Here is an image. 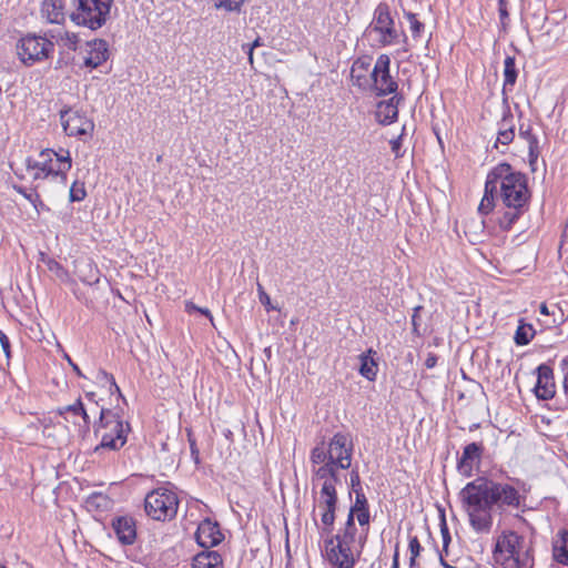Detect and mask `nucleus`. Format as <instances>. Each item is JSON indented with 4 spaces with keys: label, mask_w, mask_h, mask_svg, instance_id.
Segmentation results:
<instances>
[{
    "label": "nucleus",
    "mask_w": 568,
    "mask_h": 568,
    "mask_svg": "<svg viewBox=\"0 0 568 568\" xmlns=\"http://www.w3.org/2000/svg\"><path fill=\"white\" fill-rule=\"evenodd\" d=\"M539 311H540V313H541V314H544V315L554 314V311H552V312H550V311H549V308H548V306H547L545 303H542V304L540 305Z\"/></svg>",
    "instance_id": "13d9d810"
},
{
    "label": "nucleus",
    "mask_w": 568,
    "mask_h": 568,
    "mask_svg": "<svg viewBox=\"0 0 568 568\" xmlns=\"http://www.w3.org/2000/svg\"><path fill=\"white\" fill-rule=\"evenodd\" d=\"M87 195L84 185L79 182H73V184L70 187L69 196L71 202H80L82 201Z\"/></svg>",
    "instance_id": "ea45409f"
},
{
    "label": "nucleus",
    "mask_w": 568,
    "mask_h": 568,
    "mask_svg": "<svg viewBox=\"0 0 568 568\" xmlns=\"http://www.w3.org/2000/svg\"><path fill=\"white\" fill-rule=\"evenodd\" d=\"M75 273L80 280L89 285L99 282V270L89 260L75 261Z\"/></svg>",
    "instance_id": "bb28decb"
},
{
    "label": "nucleus",
    "mask_w": 568,
    "mask_h": 568,
    "mask_svg": "<svg viewBox=\"0 0 568 568\" xmlns=\"http://www.w3.org/2000/svg\"><path fill=\"white\" fill-rule=\"evenodd\" d=\"M355 519H356V516L348 513L346 521L339 529L345 530V531L357 532V528L355 526Z\"/></svg>",
    "instance_id": "49530a36"
},
{
    "label": "nucleus",
    "mask_w": 568,
    "mask_h": 568,
    "mask_svg": "<svg viewBox=\"0 0 568 568\" xmlns=\"http://www.w3.org/2000/svg\"><path fill=\"white\" fill-rule=\"evenodd\" d=\"M417 566V557L410 556L409 558V568H414Z\"/></svg>",
    "instance_id": "bf43d9fd"
},
{
    "label": "nucleus",
    "mask_w": 568,
    "mask_h": 568,
    "mask_svg": "<svg viewBox=\"0 0 568 568\" xmlns=\"http://www.w3.org/2000/svg\"><path fill=\"white\" fill-rule=\"evenodd\" d=\"M354 445L348 434L336 433L326 444L322 442L311 452V462L318 465L314 469L315 478H339L338 469H348L352 465Z\"/></svg>",
    "instance_id": "7ed1b4c3"
},
{
    "label": "nucleus",
    "mask_w": 568,
    "mask_h": 568,
    "mask_svg": "<svg viewBox=\"0 0 568 568\" xmlns=\"http://www.w3.org/2000/svg\"><path fill=\"white\" fill-rule=\"evenodd\" d=\"M390 59L387 54H381L373 68V79L369 82V91L377 94L393 93L397 89V82L389 74Z\"/></svg>",
    "instance_id": "ddd939ff"
},
{
    "label": "nucleus",
    "mask_w": 568,
    "mask_h": 568,
    "mask_svg": "<svg viewBox=\"0 0 568 568\" xmlns=\"http://www.w3.org/2000/svg\"><path fill=\"white\" fill-rule=\"evenodd\" d=\"M364 540V534L358 537V544ZM362 549H352L349 546L341 544V541H334V538L327 536L325 539V556L329 565L335 568H354Z\"/></svg>",
    "instance_id": "f8f14e48"
},
{
    "label": "nucleus",
    "mask_w": 568,
    "mask_h": 568,
    "mask_svg": "<svg viewBox=\"0 0 568 568\" xmlns=\"http://www.w3.org/2000/svg\"><path fill=\"white\" fill-rule=\"evenodd\" d=\"M38 262L47 266L48 271L51 272L58 280L67 283L70 280L68 271L54 258L50 257L44 251H39Z\"/></svg>",
    "instance_id": "cd10ccee"
},
{
    "label": "nucleus",
    "mask_w": 568,
    "mask_h": 568,
    "mask_svg": "<svg viewBox=\"0 0 568 568\" xmlns=\"http://www.w3.org/2000/svg\"><path fill=\"white\" fill-rule=\"evenodd\" d=\"M554 558L561 565H568V531L561 530L557 535L552 546Z\"/></svg>",
    "instance_id": "c85d7f7f"
},
{
    "label": "nucleus",
    "mask_w": 568,
    "mask_h": 568,
    "mask_svg": "<svg viewBox=\"0 0 568 568\" xmlns=\"http://www.w3.org/2000/svg\"><path fill=\"white\" fill-rule=\"evenodd\" d=\"M39 154H45L48 160L47 165L50 168V173L53 179L60 180L62 184L67 183V174L72 166V160L70 151L65 149H59L54 151L52 149L42 150Z\"/></svg>",
    "instance_id": "4468645a"
},
{
    "label": "nucleus",
    "mask_w": 568,
    "mask_h": 568,
    "mask_svg": "<svg viewBox=\"0 0 568 568\" xmlns=\"http://www.w3.org/2000/svg\"><path fill=\"white\" fill-rule=\"evenodd\" d=\"M560 368L564 375V393L568 402V357L561 361Z\"/></svg>",
    "instance_id": "a18cd8bd"
},
{
    "label": "nucleus",
    "mask_w": 568,
    "mask_h": 568,
    "mask_svg": "<svg viewBox=\"0 0 568 568\" xmlns=\"http://www.w3.org/2000/svg\"><path fill=\"white\" fill-rule=\"evenodd\" d=\"M87 57L84 58V65L95 69L103 64L109 59V44L103 39H94L87 44Z\"/></svg>",
    "instance_id": "412c9836"
},
{
    "label": "nucleus",
    "mask_w": 568,
    "mask_h": 568,
    "mask_svg": "<svg viewBox=\"0 0 568 568\" xmlns=\"http://www.w3.org/2000/svg\"><path fill=\"white\" fill-rule=\"evenodd\" d=\"M40 13L49 23L63 24L67 19L64 0H43Z\"/></svg>",
    "instance_id": "4be33fe9"
},
{
    "label": "nucleus",
    "mask_w": 568,
    "mask_h": 568,
    "mask_svg": "<svg viewBox=\"0 0 568 568\" xmlns=\"http://www.w3.org/2000/svg\"><path fill=\"white\" fill-rule=\"evenodd\" d=\"M45 154H39L38 159L28 158L26 160V169L33 181L52 178L50 168L47 165Z\"/></svg>",
    "instance_id": "a878e982"
},
{
    "label": "nucleus",
    "mask_w": 568,
    "mask_h": 568,
    "mask_svg": "<svg viewBox=\"0 0 568 568\" xmlns=\"http://www.w3.org/2000/svg\"><path fill=\"white\" fill-rule=\"evenodd\" d=\"M70 20L78 27L97 31L111 19L114 0H71Z\"/></svg>",
    "instance_id": "423d86ee"
},
{
    "label": "nucleus",
    "mask_w": 568,
    "mask_h": 568,
    "mask_svg": "<svg viewBox=\"0 0 568 568\" xmlns=\"http://www.w3.org/2000/svg\"><path fill=\"white\" fill-rule=\"evenodd\" d=\"M189 442H190V449H191V456L193 460L199 464L200 463V452L196 447L195 440L191 437V433H189Z\"/></svg>",
    "instance_id": "8fccbe9b"
},
{
    "label": "nucleus",
    "mask_w": 568,
    "mask_h": 568,
    "mask_svg": "<svg viewBox=\"0 0 568 568\" xmlns=\"http://www.w3.org/2000/svg\"><path fill=\"white\" fill-rule=\"evenodd\" d=\"M111 527L122 546H131L135 542L138 537L136 523L131 516H116L111 520Z\"/></svg>",
    "instance_id": "2eb2a0df"
},
{
    "label": "nucleus",
    "mask_w": 568,
    "mask_h": 568,
    "mask_svg": "<svg viewBox=\"0 0 568 568\" xmlns=\"http://www.w3.org/2000/svg\"><path fill=\"white\" fill-rule=\"evenodd\" d=\"M79 416H81V417H82L83 423H84V426L88 428V427H89V425H90V417H89V415H88V413H87V409L84 408V413H80V415H79Z\"/></svg>",
    "instance_id": "4d7b16f0"
},
{
    "label": "nucleus",
    "mask_w": 568,
    "mask_h": 568,
    "mask_svg": "<svg viewBox=\"0 0 568 568\" xmlns=\"http://www.w3.org/2000/svg\"><path fill=\"white\" fill-rule=\"evenodd\" d=\"M195 539L201 547L210 549L223 540V534L216 523L205 519L199 525Z\"/></svg>",
    "instance_id": "6ab92c4d"
},
{
    "label": "nucleus",
    "mask_w": 568,
    "mask_h": 568,
    "mask_svg": "<svg viewBox=\"0 0 568 568\" xmlns=\"http://www.w3.org/2000/svg\"><path fill=\"white\" fill-rule=\"evenodd\" d=\"M404 133H405V125L402 129L400 135H398L397 138L390 140V149H392V152L395 154L396 158L402 156L400 148H402V140H403Z\"/></svg>",
    "instance_id": "37998d69"
},
{
    "label": "nucleus",
    "mask_w": 568,
    "mask_h": 568,
    "mask_svg": "<svg viewBox=\"0 0 568 568\" xmlns=\"http://www.w3.org/2000/svg\"><path fill=\"white\" fill-rule=\"evenodd\" d=\"M438 357L434 353H429L425 359V366L427 368H434L437 364Z\"/></svg>",
    "instance_id": "864d4df0"
},
{
    "label": "nucleus",
    "mask_w": 568,
    "mask_h": 568,
    "mask_svg": "<svg viewBox=\"0 0 568 568\" xmlns=\"http://www.w3.org/2000/svg\"><path fill=\"white\" fill-rule=\"evenodd\" d=\"M501 16H506V11L500 10Z\"/></svg>",
    "instance_id": "774afa93"
},
{
    "label": "nucleus",
    "mask_w": 568,
    "mask_h": 568,
    "mask_svg": "<svg viewBox=\"0 0 568 568\" xmlns=\"http://www.w3.org/2000/svg\"><path fill=\"white\" fill-rule=\"evenodd\" d=\"M101 374H102L103 378L110 383L111 390L114 389L119 394V396H122L121 390H120L119 386L116 385L113 375L108 374L106 372H101Z\"/></svg>",
    "instance_id": "3c124183"
},
{
    "label": "nucleus",
    "mask_w": 568,
    "mask_h": 568,
    "mask_svg": "<svg viewBox=\"0 0 568 568\" xmlns=\"http://www.w3.org/2000/svg\"><path fill=\"white\" fill-rule=\"evenodd\" d=\"M408 548H409L410 556H414V557L419 556L422 546H420V542L417 537H412L409 539Z\"/></svg>",
    "instance_id": "de8ad7c7"
},
{
    "label": "nucleus",
    "mask_w": 568,
    "mask_h": 568,
    "mask_svg": "<svg viewBox=\"0 0 568 568\" xmlns=\"http://www.w3.org/2000/svg\"><path fill=\"white\" fill-rule=\"evenodd\" d=\"M459 500L468 516L471 529L481 535L491 531L494 509H520L526 504V496L508 483L478 477L459 491Z\"/></svg>",
    "instance_id": "f257e3e1"
},
{
    "label": "nucleus",
    "mask_w": 568,
    "mask_h": 568,
    "mask_svg": "<svg viewBox=\"0 0 568 568\" xmlns=\"http://www.w3.org/2000/svg\"><path fill=\"white\" fill-rule=\"evenodd\" d=\"M58 413L60 416H63L68 420V414H70L73 417H77L80 415V413H84V405L81 402V399H78L71 405H67L64 407L59 408Z\"/></svg>",
    "instance_id": "4c0bfd02"
},
{
    "label": "nucleus",
    "mask_w": 568,
    "mask_h": 568,
    "mask_svg": "<svg viewBox=\"0 0 568 568\" xmlns=\"http://www.w3.org/2000/svg\"><path fill=\"white\" fill-rule=\"evenodd\" d=\"M60 122L68 136L92 135L94 122L80 109L64 105L59 111Z\"/></svg>",
    "instance_id": "9b49d317"
},
{
    "label": "nucleus",
    "mask_w": 568,
    "mask_h": 568,
    "mask_svg": "<svg viewBox=\"0 0 568 568\" xmlns=\"http://www.w3.org/2000/svg\"><path fill=\"white\" fill-rule=\"evenodd\" d=\"M504 92L511 91L518 77L515 57L507 55L504 60Z\"/></svg>",
    "instance_id": "7c9ffc66"
},
{
    "label": "nucleus",
    "mask_w": 568,
    "mask_h": 568,
    "mask_svg": "<svg viewBox=\"0 0 568 568\" xmlns=\"http://www.w3.org/2000/svg\"><path fill=\"white\" fill-rule=\"evenodd\" d=\"M478 252H479V254H480V256H481L483 258H487V255H486V254H484V252H483V251H478Z\"/></svg>",
    "instance_id": "e2e57ef3"
},
{
    "label": "nucleus",
    "mask_w": 568,
    "mask_h": 568,
    "mask_svg": "<svg viewBox=\"0 0 568 568\" xmlns=\"http://www.w3.org/2000/svg\"><path fill=\"white\" fill-rule=\"evenodd\" d=\"M400 100V97L393 95L388 100L378 102L375 111L376 120L383 125H387L396 121Z\"/></svg>",
    "instance_id": "5701e85b"
},
{
    "label": "nucleus",
    "mask_w": 568,
    "mask_h": 568,
    "mask_svg": "<svg viewBox=\"0 0 568 568\" xmlns=\"http://www.w3.org/2000/svg\"><path fill=\"white\" fill-rule=\"evenodd\" d=\"M488 192H496L507 211L499 220L503 229L511 225L528 210L530 191L527 176L508 163H499L487 174Z\"/></svg>",
    "instance_id": "f03ea898"
},
{
    "label": "nucleus",
    "mask_w": 568,
    "mask_h": 568,
    "mask_svg": "<svg viewBox=\"0 0 568 568\" xmlns=\"http://www.w3.org/2000/svg\"><path fill=\"white\" fill-rule=\"evenodd\" d=\"M12 187L14 191L20 193L24 199H27L33 205V207H37V203H40L41 205H43V203L37 192H33V191L29 192L27 189H24L23 186H20V185H13Z\"/></svg>",
    "instance_id": "58836bf2"
},
{
    "label": "nucleus",
    "mask_w": 568,
    "mask_h": 568,
    "mask_svg": "<svg viewBox=\"0 0 568 568\" xmlns=\"http://www.w3.org/2000/svg\"><path fill=\"white\" fill-rule=\"evenodd\" d=\"M495 195H497L496 192H488L487 181H486L485 182V193H484V196L478 206L479 213L488 214L493 211L494 205H495Z\"/></svg>",
    "instance_id": "e433bc0d"
},
{
    "label": "nucleus",
    "mask_w": 568,
    "mask_h": 568,
    "mask_svg": "<svg viewBox=\"0 0 568 568\" xmlns=\"http://www.w3.org/2000/svg\"><path fill=\"white\" fill-rule=\"evenodd\" d=\"M348 513L356 516V520L358 521V525L362 528V532L364 534V540H361V548H363L367 539L371 521L369 505L364 491L357 490V494H355V501L351 506Z\"/></svg>",
    "instance_id": "a211bd4d"
},
{
    "label": "nucleus",
    "mask_w": 568,
    "mask_h": 568,
    "mask_svg": "<svg viewBox=\"0 0 568 568\" xmlns=\"http://www.w3.org/2000/svg\"><path fill=\"white\" fill-rule=\"evenodd\" d=\"M399 567V554H398V547H396L394 557H393V564L392 568H398Z\"/></svg>",
    "instance_id": "5fc2aeb1"
},
{
    "label": "nucleus",
    "mask_w": 568,
    "mask_h": 568,
    "mask_svg": "<svg viewBox=\"0 0 568 568\" xmlns=\"http://www.w3.org/2000/svg\"><path fill=\"white\" fill-rule=\"evenodd\" d=\"M185 311L187 313L199 312V313L203 314L204 316L209 317L211 322H213V316H212L210 310L199 307L193 302L189 301L185 303Z\"/></svg>",
    "instance_id": "79ce46f5"
},
{
    "label": "nucleus",
    "mask_w": 568,
    "mask_h": 568,
    "mask_svg": "<svg viewBox=\"0 0 568 568\" xmlns=\"http://www.w3.org/2000/svg\"><path fill=\"white\" fill-rule=\"evenodd\" d=\"M448 539H449V537H448V536H446V535H444V544H445V546L447 545V540H448Z\"/></svg>",
    "instance_id": "0e129e2a"
},
{
    "label": "nucleus",
    "mask_w": 568,
    "mask_h": 568,
    "mask_svg": "<svg viewBox=\"0 0 568 568\" xmlns=\"http://www.w3.org/2000/svg\"><path fill=\"white\" fill-rule=\"evenodd\" d=\"M265 353H266L267 357L271 356V351L268 348L265 349Z\"/></svg>",
    "instance_id": "338daca9"
},
{
    "label": "nucleus",
    "mask_w": 568,
    "mask_h": 568,
    "mask_svg": "<svg viewBox=\"0 0 568 568\" xmlns=\"http://www.w3.org/2000/svg\"><path fill=\"white\" fill-rule=\"evenodd\" d=\"M515 138V120L513 114L508 111L504 114L503 119L498 123V132L497 139L495 143V148L498 149L499 145L507 146L513 142Z\"/></svg>",
    "instance_id": "b1692460"
},
{
    "label": "nucleus",
    "mask_w": 568,
    "mask_h": 568,
    "mask_svg": "<svg viewBox=\"0 0 568 568\" xmlns=\"http://www.w3.org/2000/svg\"><path fill=\"white\" fill-rule=\"evenodd\" d=\"M323 480L317 507L321 510V534L331 535L334 529L335 513L337 509L338 497L336 493V485L341 481L339 478H318Z\"/></svg>",
    "instance_id": "9d476101"
},
{
    "label": "nucleus",
    "mask_w": 568,
    "mask_h": 568,
    "mask_svg": "<svg viewBox=\"0 0 568 568\" xmlns=\"http://www.w3.org/2000/svg\"><path fill=\"white\" fill-rule=\"evenodd\" d=\"M257 45H260V42H258V40H255V41L253 42V44L248 48V52H247V54H248V60H250V62H251V63L253 62V49H254L255 47H257Z\"/></svg>",
    "instance_id": "6e6d98bb"
},
{
    "label": "nucleus",
    "mask_w": 568,
    "mask_h": 568,
    "mask_svg": "<svg viewBox=\"0 0 568 568\" xmlns=\"http://www.w3.org/2000/svg\"><path fill=\"white\" fill-rule=\"evenodd\" d=\"M69 362L71 363L73 371L77 373V375L82 376L80 368L75 364H73L70 359H69Z\"/></svg>",
    "instance_id": "052dcab7"
},
{
    "label": "nucleus",
    "mask_w": 568,
    "mask_h": 568,
    "mask_svg": "<svg viewBox=\"0 0 568 568\" xmlns=\"http://www.w3.org/2000/svg\"><path fill=\"white\" fill-rule=\"evenodd\" d=\"M493 559L498 568H534V542L513 529H504L495 538Z\"/></svg>",
    "instance_id": "20e7f679"
},
{
    "label": "nucleus",
    "mask_w": 568,
    "mask_h": 568,
    "mask_svg": "<svg viewBox=\"0 0 568 568\" xmlns=\"http://www.w3.org/2000/svg\"><path fill=\"white\" fill-rule=\"evenodd\" d=\"M179 508L178 495L168 488H158L145 496L144 509L146 515L159 521L171 520Z\"/></svg>",
    "instance_id": "1a4fd4ad"
},
{
    "label": "nucleus",
    "mask_w": 568,
    "mask_h": 568,
    "mask_svg": "<svg viewBox=\"0 0 568 568\" xmlns=\"http://www.w3.org/2000/svg\"><path fill=\"white\" fill-rule=\"evenodd\" d=\"M372 58L362 57L354 61L351 69V79L354 85L361 90L368 91L369 82L373 79V69H371Z\"/></svg>",
    "instance_id": "aec40b11"
},
{
    "label": "nucleus",
    "mask_w": 568,
    "mask_h": 568,
    "mask_svg": "<svg viewBox=\"0 0 568 568\" xmlns=\"http://www.w3.org/2000/svg\"><path fill=\"white\" fill-rule=\"evenodd\" d=\"M519 135L528 142L530 161H535L538 158V152H537L538 140H537V138L531 134V130L529 126L526 129L524 126H520Z\"/></svg>",
    "instance_id": "c9c22d12"
},
{
    "label": "nucleus",
    "mask_w": 568,
    "mask_h": 568,
    "mask_svg": "<svg viewBox=\"0 0 568 568\" xmlns=\"http://www.w3.org/2000/svg\"><path fill=\"white\" fill-rule=\"evenodd\" d=\"M484 449L483 443H470L464 447L457 463V469L463 476H473L474 466L480 462Z\"/></svg>",
    "instance_id": "dca6fc26"
},
{
    "label": "nucleus",
    "mask_w": 568,
    "mask_h": 568,
    "mask_svg": "<svg viewBox=\"0 0 568 568\" xmlns=\"http://www.w3.org/2000/svg\"><path fill=\"white\" fill-rule=\"evenodd\" d=\"M328 536L334 538V541H341V544H344L345 546H349L352 549H359L358 539L356 538L357 532L345 531V530L338 529L335 535H333V532H332Z\"/></svg>",
    "instance_id": "f704fd0d"
},
{
    "label": "nucleus",
    "mask_w": 568,
    "mask_h": 568,
    "mask_svg": "<svg viewBox=\"0 0 568 568\" xmlns=\"http://www.w3.org/2000/svg\"><path fill=\"white\" fill-rule=\"evenodd\" d=\"M257 291H258V295H260V302L265 306V307H268L271 305V298L270 296L265 293L263 286L261 284H257Z\"/></svg>",
    "instance_id": "603ef678"
},
{
    "label": "nucleus",
    "mask_w": 568,
    "mask_h": 568,
    "mask_svg": "<svg viewBox=\"0 0 568 568\" xmlns=\"http://www.w3.org/2000/svg\"><path fill=\"white\" fill-rule=\"evenodd\" d=\"M404 17L408 22L413 39L419 41L425 32V24L419 20L418 16L413 12L405 11Z\"/></svg>",
    "instance_id": "473e14b6"
},
{
    "label": "nucleus",
    "mask_w": 568,
    "mask_h": 568,
    "mask_svg": "<svg viewBox=\"0 0 568 568\" xmlns=\"http://www.w3.org/2000/svg\"><path fill=\"white\" fill-rule=\"evenodd\" d=\"M95 394L94 393H88L87 398L91 402H94Z\"/></svg>",
    "instance_id": "680f3d73"
},
{
    "label": "nucleus",
    "mask_w": 568,
    "mask_h": 568,
    "mask_svg": "<svg viewBox=\"0 0 568 568\" xmlns=\"http://www.w3.org/2000/svg\"><path fill=\"white\" fill-rule=\"evenodd\" d=\"M51 38L55 40L57 44L71 50L75 51L80 41V38L78 33L71 32V31H59V32H52Z\"/></svg>",
    "instance_id": "2f4dec72"
},
{
    "label": "nucleus",
    "mask_w": 568,
    "mask_h": 568,
    "mask_svg": "<svg viewBox=\"0 0 568 568\" xmlns=\"http://www.w3.org/2000/svg\"><path fill=\"white\" fill-rule=\"evenodd\" d=\"M535 394L539 399H550L556 394L554 371L550 366L541 364L537 367V383Z\"/></svg>",
    "instance_id": "f3484780"
},
{
    "label": "nucleus",
    "mask_w": 568,
    "mask_h": 568,
    "mask_svg": "<svg viewBox=\"0 0 568 568\" xmlns=\"http://www.w3.org/2000/svg\"><path fill=\"white\" fill-rule=\"evenodd\" d=\"M534 335H535V329H534L532 325L520 323V325L516 329L514 339L517 345L523 346V345L529 344V342L532 339Z\"/></svg>",
    "instance_id": "72a5a7b5"
},
{
    "label": "nucleus",
    "mask_w": 568,
    "mask_h": 568,
    "mask_svg": "<svg viewBox=\"0 0 568 568\" xmlns=\"http://www.w3.org/2000/svg\"><path fill=\"white\" fill-rule=\"evenodd\" d=\"M372 354H376L372 349H369L367 353H363L359 355V373L362 376L367 378L368 381H374L377 375V364L375 359L372 357Z\"/></svg>",
    "instance_id": "c756f323"
},
{
    "label": "nucleus",
    "mask_w": 568,
    "mask_h": 568,
    "mask_svg": "<svg viewBox=\"0 0 568 568\" xmlns=\"http://www.w3.org/2000/svg\"><path fill=\"white\" fill-rule=\"evenodd\" d=\"M0 345L2 351L4 352L7 358H10V341L8 336L0 329Z\"/></svg>",
    "instance_id": "09e8293b"
},
{
    "label": "nucleus",
    "mask_w": 568,
    "mask_h": 568,
    "mask_svg": "<svg viewBox=\"0 0 568 568\" xmlns=\"http://www.w3.org/2000/svg\"><path fill=\"white\" fill-rule=\"evenodd\" d=\"M43 206H44V204L41 205L40 203H37V207H34V209L39 212V207H43Z\"/></svg>",
    "instance_id": "69168bd1"
},
{
    "label": "nucleus",
    "mask_w": 568,
    "mask_h": 568,
    "mask_svg": "<svg viewBox=\"0 0 568 568\" xmlns=\"http://www.w3.org/2000/svg\"><path fill=\"white\" fill-rule=\"evenodd\" d=\"M368 32L375 36V41L381 47H388L397 43H407V36L395 27L390 8L386 2H381L374 10L373 20Z\"/></svg>",
    "instance_id": "0eeeda50"
},
{
    "label": "nucleus",
    "mask_w": 568,
    "mask_h": 568,
    "mask_svg": "<svg viewBox=\"0 0 568 568\" xmlns=\"http://www.w3.org/2000/svg\"><path fill=\"white\" fill-rule=\"evenodd\" d=\"M94 436L100 438V443L94 447V454H101L103 450H120L128 442V435L131 426L124 422L119 413L108 408H101L99 420L93 426Z\"/></svg>",
    "instance_id": "39448f33"
},
{
    "label": "nucleus",
    "mask_w": 568,
    "mask_h": 568,
    "mask_svg": "<svg viewBox=\"0 0 568 568\" xmlns=\"http://www.w3.org/2000/svg\"><path fill=\"white\" fill-rule=\"evenodd\" d=\"M349 479H351V488L355 494H357V490L363 491V488L361 485V477L356 469H353L351 471Z\"/></svg>",
    "instance_id": "c03bdc74"
},
{
    "label": "nucleus",
    "mask_w": 568,
    "mask_h": 568,
    "mask_svg": "<svg viewBox=\"0 0 568 568\" xmlns=\"http://www.w3.org/2000/svg\"><path fill=\"white\" fill-rule=\"evenodd\" d=\"M243 1H232V0H220L215 3L216 9H224L226 11H235L240 12L242 8Z\"/></svg>",
    "instance_id": "a19ab883"
},
{
    "label": "nucleus",
    "mask_w": 568,
    "mask_h": 568,
    "mask_svg": "<svg viewBox=\"0 0 568 568\" xmlns=\"http://www.w3.org/2000/svg\"><path fill=\"white\" fill-rule=\"evenodd\" d=\"M16 51L20 62L31 67L49 59L54 52V43L44 36L28 33L18 40Z\"/></svg>",
    "instance_id": "6e6552de"
},
{
    "label": "nucleus",
    "mask_w": 568,
    "mask_h": 568,
    "mask_svg": "<svg viewBox=\"0 0 568 568\" xmlns=\"http://www.w3.org/2000/svg\"><path fill=\"white\" fill-rule=\"evenodd\" d=\"M192 568H224V562L219 551L204 549L193 557Z\"/></svg>",
    "instance_id": "393cba45"
}]
</instances>
